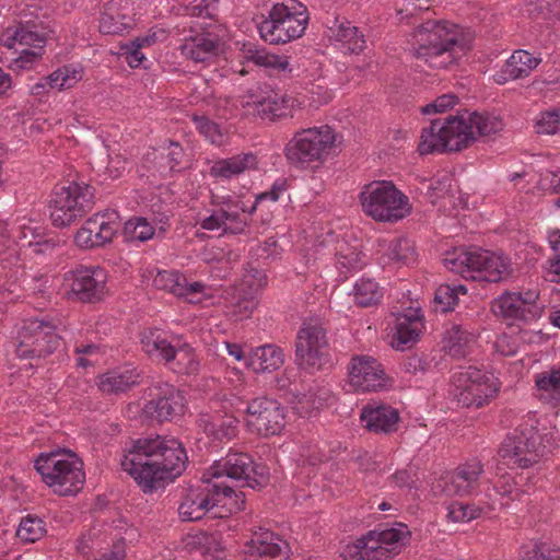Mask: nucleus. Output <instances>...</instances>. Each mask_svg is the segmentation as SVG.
Instances as JSON below:
<instances>
[{"mask_svg":"<svg viewBox=\"0 0 560 560\" xmlns=\"http://www.w3.org/2000/svg\"><path fill=\"white\" fill-rule=\"evenodd\" d=\"M186 462V452L176 439L156 435L132 441L124 451L121 467L139 486L151 491L159 481L178 477Z\"/></svg>","mask_w":560,"mask_h":560,"instance_id":"f257e3e1","label":"nucleus"},{"mask_svg":"<svg viewBox=\"0 0 560 560\" xmlns=\"http://www.w3.org/2000/svg\"><path fill=\"white\" fill-rule=\"evenodd\" d=\"M503 127L498 116L468 110L433 119L421 130L418 152L421 155L458 152L475 143L478 137L492 136Z\"/></svg>","mask_w":560,"mask_h":560,"instance_id":"f03ea898","label":"nucleus"},{"mask_svg":"<svg viewBox=\"0 0 560 560\" xmlns=\"http://www.w3.org/2000/svg\"><path fill=\"white\" fill-rule=\"evenodd\" d=\"M470 44L471 38L448 21L428 20L411 34L417 66L434 70L455 65L470 49Z\"/></svg>","mask_w":560,"mask_h":560,"instance_id":"7ed1b4c3","label":"nucleus"},{"mask_svg":"<svg viewBox=\"0 0 560 560\" xmlns=\"http://www.w3.org/2000/svg\"><path fill=\"white\" fill-rule=\"evenodd\" d=\"M443 262L452 272L471 280L499 282L509 278L512 272L508 257L478 247L447 252Z\"/></svg>","mask_w":560,"mask_h":560,"instance_id":"20e7f679","label":"nucleus"},{"mask_svg":"<svg viewBox=\"0 0 560 560\" xmlns=\"http://www.w3.org/2000/svg\"><path fill=\"white\" fill-rule=\"evenodd\" d=\"M35 469L43 482L59 495L77 494L85 482L83 463L72 453L40 454L35 460Z\"/></svg>","mask_w":560,"mask_h":560,"instance_id":"39448f33","label":"nucleus"},{"mask_svg":"<svg viewBox=\"0 0 560 560\" xmlns=\"http://www.w3.org/2000/svg\"><path fill=\"white\" fill-rule=\"evenodd\" d=\"M365 215L377 222H397L411 212L409 198L389 180H374L359 194Z\"/></svg>","mask_w":560,"mask_h":560,"instance_id":"423d86ee","label":"nucleus"},{"mask_svg":"<svg viewBox=\"0 0 560 560\" xmlns=\"http://www.w3.org/2000/svg\"><path fill=\"white\" fill-rule=\"evenodd\" d=\"M499 392V382L490 373L475 366H460L451 378V395L458 406L481 408Z\"/></svg>","mask_w":560,"mask_h":560,"instance_id":"0eeeda50","label":"nucleus"},{"mask_svg":"<svg viewBox=\"0 0 560 560\" xmlns=\"http://www.w3.org/2000/svg\"><path fill=\"white\" fill-rule=\"evenodd\" d=\"M307 15L295 0L275 3L268 16L258 25L260 37L273 45L299 38L305 31Z\"/></svg>","mask_w":560,"mask_h":560,"instance_id":"6e6552de","label":"nucleus"},{"mask_svg":"<svg viewBox=\"0 0 560 560\" xmlns=\"http://www.w3.org/2000/svg\"><path fill=\"white\" fill-rule=\"evenodd\" d=\"M335 132L327 125L303 129L287 143L284 154L295 165L322 164L335 148Z\"/></svg>","mask_w":560,"mask_h":560,"instance_id":"1a4fd4ad","label":"nucleus"},{"mask_svg":"<svg viewBox=\"0 0 560 560\" xmlns=\"http://www.w3.org/2000/svg\"><path fill=\"white\" fill-rule=\"evenodd\" d=\"M234 494L232 487L223 481H213L207 474H203L201 482L187 490L178 508L179 516L187 522L199 521L211 509L225 506L229 501H234Z\"/></svg>","mask_w":560,"mask_h":560,"instance_id":"9d476101","label":"nucleus"},{"mask_svg":"<svg viewBox=\"0 0 560 560\" xmlns=\"http://www.w3.org/2000/svg\"><path fill=\"white\" fill-rule=\"evenodd\" d=\"M94 188L84 183H70L56 188L50 200V219L55 226L65 228L83 217L93 207Z\"/></svg>","mask_w":560,"mask_h":560,"instance_id":"9b49d317","label":"nucleus"},{"mask_svg":"<svg viewBox=\"0 0 560 560\" xmlns=\"http://www.w3.org/2000/svg\"><path fill=\"white\" fill-rule=\"evenodd\" d=\"M326 329L320 324L303 326L296 336L295 357L300 368L315 372L329 364Z\"/></svg>","mask_w":560,"mask_h":560,"instance_id":"f8f14e48","label":"nucleus"},{"mask_svg":"<svg viewBox=\"0 0 560 560\" xmlns=\"http://www.w3.org/2000/svg\"><path fill=\"white\" fill-rule=\"evenodd\" d=\"M213 481L221 477L242 481L243 486L255 488L267 480L265 466L256 465L253 458L243 452H230L223 459L217 462L207 472Z\"/></svg>","mask_w":560,"mask_h":560,"instance_id":"ddd939ff","label":"nucleus"},{"mask_svg":"<svg viewBox=\"0 0 560 560\" xmlns=\"http://www.w3.org/2000/svg\"><path fill=\"white\" fill-rule=\"evenodd\" d=\"M107 275L101 267L80 266L65 275L66 296L84 303L103 300Z\"/></svg>","mask_w":560,"mask_h":560,"instance_id":"4468645a","label":"nucleus"},{"mask_svg":"<svg viewBox=\"0 0 560 560\" xmlns=\"http://www.w3.org/2000/svg\"><path fill=\"white\" fill-rule=\"evenodd\" d=\"M56 326L50 322L32 318L24 322L18 334L16 353L21 358L45 357L59 346Z\"/></svg>","mask_w":560,"mask_h":560,"instance_id":"2eb2a0df","label":"nucleus"},{"mask_svg":"<svg viewBox=\"0 0 560 560\" xmlns=\"http://www.w3.org/2000/svg\"><path fill=\"white\" fill-rule=\"evenodd\" d=\"M538 441L539 436L533 429L515 430L504 439L499 455L512 468H528L542 455Z\"/></svg>","mask_w":560,"mask_h":560,"instance_id":"dca6fc26","label":"nucleus"},{"mask_svg":"<svg viewBox=\"0 0 560 560\" xmlns=\"http://www.w3.org/2000/svg\"><path fill=\"white\" fill-rule=\"evenodd\" d=\"M284 411L280 402L267 397L253 399L246 408V423L252 432L276 435L284 428Z\"/></svg>","mask_w":560,"mask_h":560,"instance_id":"f3484780","label":"nucleus"},{"mask_svg":"<svg viewBox=\"0 0 560 560\" xmlns=\"http://www.w3.org/2000/svg\"><path fill=\"white\" fill-rule=\"evenodd\" d=\"M151 398L143 408V415L156 421H170L184 413L186 399L182 390L164 383L156 385L151 392Z\"/></svg>","mask_w":560,"mask_h":560,"instance_id":"a211bd4d","label":"nucleus"},{"mask_svg":"<svg viewBox=\"0 0 560 560\" xmlns=\"http://www.w3.org/2000/svg\"><path fill=\"white\" fill-rule=\"evenodd\" d=\"M119 228L118 214L115 211L96 213L84 221L74 236L77 246L91 249L110 243Z\"/></svg>","mask_w":560,"mask_h":560,"instance_id":"6ab92c4d","label":"nucleus"},{"mask_svg":"<svg viewBox=\"0 0 560 560\" xmlns=\"http://www.w3.org/2000/svg\"><path fill=\"white\" fill-rule=\"evenodd\" d=\"M349 385L355 392H376L386 387L387 377L381 363L374 358L357 355L350 363Z\"/></svg>","mask_w":560,"mask_h":560,"instance_id":"aec40b11","label":"nucleus"},{"mask_svg":"<svg viewBox=\"0 0 560 560\" xmlns=\"http://www.w3.org/2000/svg\"><path fill=\"white\" fill-rule=\"evenodd\" d=\"M482 472L483 465L481 462H467L443 477L436 488L447 497L470 494L478 487Z\"/></svg>","mask_w":560,"mask_h":560,"instance_id":"412c9836","label":"nucleus"},{"mask_svg":"<svg viewBox=\"0 0 560 560\" xmlns=\"http://www.w3.org/2000/svg\"><path fill=\"white\" fill-rule=\"evenodd\" d=\"M537 299L538 294L535 291H527L524 294L506 292L494 300L492 311L506 319L527 322L535 317Z\"/></svg>","mask_w":560,"mask_h":560,"instance_id":"4be33fe9","label":"nucleus"},{"mask_svg":"<svg viewBox=\"0 0 560 560\" xmlns=\"http://www.w3.org/2000/svg\"><path fill=\"white\" fill-rule=\"evenodd\" d=\"M288 544L268 529L254 532L245 545L246 560H278L287 552Z\"/></svg>","mask_w":560,"mask_h":560,"instance_id":"5701e85b","label":"nucleus"},{"mask_svg":"<svg viewBox=\"0 0 560 560\" xmlns=\"http://www.w3.org/2000/svg\"><path fill=\"white\" fill-rule=\"evenodd\" d=\"M153 285L159 290L167 291L178 298H185L190 303H197L194 296L198 293H202L205 284L201 282L188 283L185 276L174 270H162L153 278Z\"/></svg>","mask_w":560,"mask_h":560,"instance_id":"b1692460","label":"nucleus"},{"mask_svg":"<svg viewBox=\"0 0 560 560\" xmlns=\"http://www.w3.org/2000/svg\"><path fill=\"white\" fill-rule=\"evenodd\" d=\"M361 421L374 433L389 434L398 428L399 412L383 404H369L361 410Z\"/></svg>","mask_w":560,"mask_h":560,"instance_id":"393cba45","label":"nucleus"},{"mask_svg":"<svg viewBox=\"0 0 560 560\" xmlns=\"http://www.w3.org/2000/svg\"><path fill=\"white\" fill-rule=\"evenodd\" d=\"M294 103V98L275 91L265 92L253 101L255 112L269 120L292 117Z\"/></svg>","mask_w":560,"mask_h":560,"instance_id":"a878e982","label":"nucleus"},{"mask_svg":"<svg viewBox=\"0 0 560 560\" xmlns=\"http://www.w3.org/2000/svg\"><path fill=\"white\" fill-rule=\"evenodd\" d=\"M540 62V58L535 57L527 50H515L504 62L500 71L494 74V81L498 84H504L512 80L526 78Z\"/></svg>","mask_w":560,"mask_h":560,"instance_id":"bb28decb","label":"nucleus"},{"mask_svg":"<svg viewBox=\"0 0 560 560\" xmlns=\"http://www.w3.org/2000/svg\"><path fill=\"white\" fill-rule=\"evenodd\" d=\"M422 328V315L418 308H410L407 313L398 314L396 338L393 346L397 350L410 348L417 341Z\"/></svg>","mask_w":560,"mask_h":560,"instance_id":"cd10ccee","label":"nucleus"},{"mask_svg":"<svg viewBox=\"0 0 560 560\" xmlns=\"http://www.w3.org/2000/svg\"><path fill=\"white\" fill-rule=\"evenodd\" d=\"M258 161L254 153H242L213 163L210 175L215 178L230 179L246 171L257 168Z\"/></svg>","mask_w":560,"mask_h":560,"instance_id":"c85d7f7f","label":"nucleus"},{"mask_svg":"<svg viewBox=\"0 0 560 560\" xmlns=\"http://www.w3.org/2000/svg\"><path fill=\"white\" fill-rule=\"evenodd\" d=\"M141 347L150 358L167 365L174 359L176 342L167 340L160 329H149L141 335Z\"/></svg>","mask_w":560,"mask_h":560,"instance_id":"c756f323","label":"nucleus"},{"mask_svg":"<svg viewBox=\"0 0 560 560\" xmlns=\"http://www.w3.org/2000/svg\"><path fill=\"white\" fill-rule=\"evenodd\" d=\"M1 40L8 48H13L14 45L19 43L20 45L33 47V50L42 51L46 43V37L43 32L37 30L36 25H30V23L26 22V24L20 23L14 28H8L3 33Z\"/></svg>","mask_w":560,"mask_h":560,"instance_id":"7c9ffc66","label":"nucleus"},{"mask_svg":"<svg viewBox=\"0 0 560 560\" xmlns=\"http://www.w3.org/2000/svg\"><path fill=\"white\" fill-rule=\"evenodd\" d=\"M283 362L281 349L272 345H266L252 350L246 359V365L255 373L276 371L282 366Z\"/></svg>","mask_w":560,"mask_h":560,"instance_id":"2f4dec72","label":"nucleus"},{"mask_svg":"<svg viewBox=\"0 0 560 560\" xmlns=\"http://www.w3.org/2000/svg\"><path fill=\"white\" fill-rule=\"evenodd\" d=\"M138 383L133 370H114L98 376L97 386L105 395H117L129 390Z\"/></svg>","mask_w":560,"mask_h":560,"instance_id":"473e14b6","label":"nucleus"},{"mask_svg":"<svg viewBox=\"0 0 560 560\" xmlns=\"http://www.w3.org/2000/svg\"><path fill=\"white\" fill-rule=\"evenodd\" d=\"M329 37L351 54H359L365 48L364 35L350 22H341L330 27Z\"/></svg>","mask_w":560,"mask_h":560,"instance_id":"72a5a7b5","label":"nucleus"},{"mask_svg":"<svg viewBox=\"0 0 560 560\" xmlns=\"http://www.w3.org/2000/svg\"><path fill=\"white\" fill-rule=\"evenodd\" d=\"M217 48V42L199 35L186 38L180 46V51L184 57L194 62H205L215 55Z\"/></svg>","mask_w":560,"mask_h":560,"instance_id":"f704fd0d","label":"nucleus"},{"mask_svg":"<svg viewBox=\"0 0 560 560\" xmlns=\"http://www.w3.org/2000/svg\"><path fill=\"white\" fill-rule=\"evenodd\" d=\"M174 372L179 374H197L199 371V360L194 349L180 339L176 340L175 355L170 364H167Z\"/></svg>","mask_w":560,"mask_h":560,"instance_id":"c9c22d12","label":"nucleus"},{"mask_svg":"<svg viewBox=\"0 0 560 560\" xmlns=\"http://www.w3.org/2000/svg\"><path fill=\"white\" fill-rule=\"evenodd\" d=\"M245 57L257 66L272 69L278 72L287 70L291 71L289 58L287 56H278L270 54L265 49L250 47L245 51Z\"/></svg>","mask_w":560,"mask_h":560,"instance_id":"e433bc0d","label":"nucleus"},{"mask_svg":"<svg viewBox=\"0 0 560 560\" xmlns=\"http://www.w3.org/2000/svg\"><path fill=\"white\" fill-rule=\"evenodd\" d=\"M353 296L358 305L369 307L381 302L383 291L374 280L362 278L354 284Z\"/></svg>","mask_w":560,"mask_h":560,"instance_id":"4c0bfd02","label":"nucleus"},{"mask_svg":"<svg viewBox=\"0 0 560 560\" xmlns=\"http://www.w3.org/2000/svg\"><path fill=\"white\" fill-rule=\"evenodd\" d=\"M369 534L389 549V553L397 555L408 539L409 532L405 525H400L399 528H388L381 532L372 530Z\"/></svg>","mask_w":560,"mask_h":560,"instance_id":"58836bf2","label":"nucleus"},{"mask_svg":"<svg viewBox=\"0 0 560 560\" xmlns=\"http://www.w3.org/2000/svg\"><path fill=\"white\" fill-rule=\"evenodd\" d=\"M81 79L82 71L72 66H62L45 78L50 89L58 90L71 89Z\"/></svg>","mask_w":560,"mask_h":560,"instance_id":"ea45409f","label":"nucleus"},{"mask_svg":"<svg viewBox=\"0 0 560 560\" xmlns=\"http://www.w3.org/2000/svg\"><path fill=\"white\" fill-rule=\"evenodd\" d=\"M106 544L107 539L101 530L94 529L79 539L77 549L88 560H96V557H100Z\"/></svg>","mask_w":560,"mask_h":560,"instance_id":"a19ab883","label":"nucleus"},{"mask_svg":"<svg viewBox=\"0 0 560 560\" xmlns=\"http://www.w3.org/2000/svg\"><path fill=\"white\" fill-rule=\"evenodd\" d=\"M475 336L462 326H453L447 331L446 347L448 352L453 357H464L469 348L470 343L474 342Z\"/></svg>","mask_w":560,"mask_h":560,"instance_id":"79ce46f5","label":"nucleus"},{"mask_svg":"<svg viewBox=\"0 0 560 560\" xmlns=\"http://www.w3.org/2000/svg\"><path fill=\"white\" fill-rule=\"evenodd\" d=\"M465 294L466 289L463 285L451 287L441 284L434 294V307L436 312L446 313L455 307L458 302V294Z\"/></svg>","mask_w":560,"mask_h":560,"instance_id":"37998d69","label":"nucleus"},{"mask_svg":"<svg viewBox=\"0 0 560 560\" xmlns=\"http://www.w3.org/2000/svg\"><path fill=\"white\" fill-rule=\"evenodd\" d=\"M388 257L404 265L413 262L416 260V252L412 241L404 237L392 241L388 246Z\"/></svg>","mask_w":560,"mask_h":560,"instance_id":"c03bdc74","label":"nucleus"},{"mask_svg":"<svg viewBox=\"0 0 560 560\" xmlns=\"http://www.w3.org/2000/svg\"><path fill=\"white\" fill-rule=\"evenodd\" d=\"M45 527L43 521L35 516H26L22 518L16 536L25 542H34L40 539L45 534Z\"/></svg>","mask_w":560,"mask_h":560,"instance_id":"a18cd8bd","label":"nucleus"},{"mask_svg":"<svg viewBox=\"0 0 560 560\" xmlns=\"http://www.w3.org/2000/svg\"><path fill=\"white\" fill-rule=\"evenodd\" d=\"M448 518L453 522H470L481 514V509L475 504L460 501L452 502L448 508Z\"/></svg>","mask_w":560,"mask_h":560,"instance_id":"49530a36","label":"nucleus"},{"mask_svg":"<svg viewBox=\"0 0 560 560\" xmlns=\"http://www.w3.org/2000/svg\"><path fill=\"white\" fill-rule=\"evenodd\" d=\"M125 233L132 240L144 242L154 235V228L144 218H133L127 221Z\"/></svg>","mask_w":560,"mask_h":560,"instance_id":"de8ad7c7","label":"nucleus"},{"mask_svg":"<svg viewBox=\"0 0 560 560\" xmlns=\"http://www.w3.org/2000/svg\"><path fill=\"white\" fill-rule=\"evenodd\" d=\"M19 233V240L23 246L40 245L46 242L44 229L34 221L21 224Z\"/></svg>","mask_w":560,"mask_h":560,"instance_id":"09e8293b","label":"nucleus"},{"mask_svg":"<svg viewBox=\"0 0 560 560\" xmlns=\"http://www.w3.org/2000/svg\"><path fill=\"white\" fill-rule=\"evenodd\" d=\"M535 127L537 133L541 135L560 132V108L541 113L536 120Z\"/></svg>","mask_w":560,"mask_h":560,"instance_id":"8fccbe9b","label":"nucleus"},{"mask_svg":"<svg viewBox=\"0 0 560 560\" xmlns=\"http://www.w3.org/2000/svg\"><path fill=\"white\" fill-rule=\"evenodd\" d=\"M191 120L194 121L196 129L211 143L218 144L222 141V132L220 127L205 116L192 115Z\"/></svg>","mask_w":560,"mask_h":560,"instance_id":"3c124183","label":"nucleus"},{"mask_svg":"<svg viewBox=\"0 0 560 560\" xmlns=\"http://www.w3.org/2000/svg\"><path fill=\"white\" fill-rule=\"evenodd\" d=\"M124 20V15L105 10L100 19V31L103 34H121L128 26Z\"/></svg>","mask_w":560,"mask_h":560,"instance_id":"603ef678","label":"nucleus"},{"mask_svg":"<svg viewBox=\"0 0 560 560\" xmlns=\"http://www.w3.org/2000/svg\"><path fill=\"white\" fill-rule=\"evenodd\" d=\"M151 43L149 37L137 38L122 47L124 54L126 55V61L131 68H137L141 65L144 59V55L140 49L144 46H149Z\"/></svg>","mask_w":560,"mask_h":560,"instance_id":"864d4df0","label":"nucleus"},{"mask_svg":"<svg viewBox=\"0 0 560 560\" xmlns=\"http://www.w3.org/2000/svg\"><path fill=\"white\" fill-rule=\"evenodd\" d=\"M536 386L539 390L550 396L560 394V368L538 374L536 377Z\"/></svg>","mask_w":560,"mask_h":560,"instance_id":"5fc2aeb1","label":"nucleus"},{"mask_svg":"<svg viewBox=\"0 0 560 560\" xmlns=\"http://www.w3.org/2000/svg\"><path fill=\"white\" fill-rule=\"evenodd\" d=\"M452 185V179L448 175L441 178L423 180L422 186L427 190V195L431 198L432 202L436 199L444 197L448 194Z\"/></svg>","mask_w":560,"mask_h":560,"instance_id":"6e6d98bb","label":"nucleus"},{"mask_svg":"<svg viewBox=\"0 0 560 560\" xmlns=\"http://www.w3.org/2000/svg\"><path fill=\"white\" fill-rule=\"evenodd\" d=\"M522 560H560V548L540 542L527 551Z\"/></svg>","mask_w":560,"mask_h":560,"instance_id":"4d7b16f0","label":"nucleus"},{"mask_svg":"<svg viewBox=\"0 0 560 560\" xmlns=\"http://www.w3.org/2000/svg\"><path fill=\"white\" fill-rule=\"evenodd\" d=\"M225 217H226V225L224 230V234H241L244 232L245 228L248 224L246 218H243L237 211L232 210L231 203H226V208H224Z\"/></svg>","mask_w":560,"mask_h":560,"instance_id":"13d9d810","label":"nucleus"},{"mask_svg":"<svg viewBox=\"0 0 560 560\" xmlns=\"http://www.w3.org/2000/svg\"><path fill=\"white\" fill-rule=\"evenodd\" d=\"M256 306L257 302L253 296L240 298L231 305L230 315L235 320H242L249 317Z\"/></svg>","mask_w":560,"mask_h":560,"instance_id":"bf43d9fd","label":"nucleus"},{"mask_svg":"<svg viewBox=\"0 0 560 560\" xmlns=\"http://www.w3.org/2000/svg\"><path fill=\"white\" fill-rule=\"evenodd\" d=\"M42 57V51L39 50H31L25 49L22 50L20 56L15 59H13L9 68L14 72H21L23 70H28L33 67V65L39 60Z\"/></svg>","mask_w":560,"mask_h":560,"instance_id":"052dcab7","label":"nucleus"},{"mask_svg":"<svg viewBox=\"0 0 560 560\" xmlns=\"http://www.w3.org/2000/svg\"><path fill=\"white\" fill-rule=\"evenodd\" d=\"M458 103V97L455 94H444L436 97L432 103L423 106L421 112L423 114L444 113L453 108Z\"/></svg>","mask_w":560,"mask_h":560,"instance_id":"680f3d73","label":"nucleus"},{"mask_svg":"<svg viewBox=\"0 0 560 560\" xmlns=\"http://www.w3.org/2000/svg\"><path fill=\"white\" fill-rule=\"evenodd\" d=\"M366 535L357 539L355 541L351 544H347L341 552L340 556L343 558V560H368L365 559L366 553Z\"/></svg>","mask_w":560,"mask_h":560,"instance_id":"e2e57ef3","label":"nucleus"},{"mask_svg":"<svg viewBox=\"0 0 560 560\" xmlns=\"http://www.w3.org/2000/svg\"><path fill=\"white\" fill-rule=\"evenodd\" d=\"M365 549V559L368 560H382L395 556L394 553H389V549H387L383 544L381 545L371 534L366 535Z\"/></svg>","mask_w":560,"mask_h":560,"instance_id":"0e129e2a","label":"nucleus"},{"mask_svg":"<svg viewBox=\"0 0 560 560\" xmlns=\"http://www.w3.org/2000/svg\"><path fill=\"white\" fill-rule=\"evenodd\" d=\"M161 149L163 151V155L167 159L170 170H174L182 163L184 150L179 143L168 140L162 144Z\"/></svg>","mask_w":560,"mask_h":560,"instance_id":"69168bd1","label":"nucleus"},{"mask_svg":"<svg viewBox=\"0 0 560 560\" xmlns=\"http://www.w3.org/2000/svg\"><path fill=\"white\" fill-rule=\"evenodd\" d=\"M226 225V217L224 208L214 210L210 215L203 218L200 222V226L207 231H222L224 234Z\"/></svg>","mask_w":560,"mask_h":560,"instance_id":"338daca9","label":"nucleus"},{"mask_svg":"<svg viewBox=\"0 0 560 560\" xmlns=\"http://www.w3.org/2000/svg\"><path fill=\"white\" fill-rule=\"evenodd\" d=\"M127 165V159L121 154L109 155L106 166V174L110 178H118L126 172Z\"/></svg>","mask_w":560,"mask_h":560,"instance_id":"774afa93","label":"nucleus"}]
</instances>
